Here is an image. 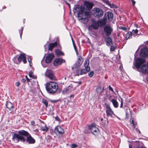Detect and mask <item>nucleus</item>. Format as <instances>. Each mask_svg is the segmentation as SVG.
I'll return each instance as SVG.
<instances>
[{
	"label": "nucleus",
	"instance_id": "nucleus-1",
	"mask_svg": "<svg viewBox=\"0 0 148 148\" xmlns=\"http://www.w3.org/2000/svg\"><path fill=\"white\" fill-rule=\"evenodd\" d=\"M18 133V134L16 133L14 134L12 138V140L15 143H18L19 141L24 143L25 139L23 136H28L29 135V133L23 130L19 131Z\"/></svg>",
	"mask_w": 148,
	"mask_h": 148
},
{
	"label": "nucleus",
	"instance_id": "nucleus-2",
	"mask_svg": "<svg viewBox=\"0 0 148 148\" xmlns=\"http://www.w3.org/2000/svg\"><path fill=\"white\" fill-rule=\"evenodd\" d=\"M144 59L141 58H137L136 59L135 66L137 69V70L140 72L145 73L147 70L146 65L143 64L145 62Z\"/></svg>",
	"mask_w": 148,
	"mask_h": 148
},
{
	"label": "nucleus",
	"instance_id": "nucleus-3",
	"mask_svg": "<svg viewBox=\"0 0 148 148\" xmlns=\"http://www.w3.org/2000/svg\"><path fill=\"white\" fill-rule=\"evenodd\" d=\"M45 88L47 92L49 93H55L58 88L57 83L55 82L50 81L45 84Z\"/></svg>",
	"mask_w": 148,
	"mask_h": 148
},
{
	"label": "nucleus",
	"instance_id": "nucleus-4",
	"mask_svg": "<svg viewBox=\"0 0 148 148\" xmlns=\"http://www.w3.org/2000/svg\"><path fill=\"white\" fill-rule=\"evenodd\" d=\"M84 13L83 10H82L79 11L77 14L79 18L78 20L82 23L86 24L88 23V20L87 18H84Z\"/></svg>",
	"mask_w": 148,
	"mask_h": 148
},
{
	"label": "nucleus",
	"instance_id": "nucleus-5",
	"mask_svg": "<svg viewBox=\"0 0 148 148\" xmlns=\"http://www.w3.org/2000/svg\"><path fill=\"white\" fill-rule=\"evenodd\" d=\"M93 14L97 18L101 17L103 14V12L101 9L98 8H94L93 10Z\"/></svg>",
	"mask_w": 148,
	"mask_h": 148
},
{
	"label": "nucleus",
	"instance_id": "nucleus-6",
	"mask_svg": "<svg viewBox=\"0 0 148 148\" xmlns=\"http://www.w3.org/2000/svg\"><path fill=\"white\" fill-rule=\"evenodd\" d=\"M45 75L51 80L54 81L57 80L56 77L53 75V72L51 69H47L45 73Z\"/></svg>",
	"mask_w": 148,
	"mask_h": 148
},
{
	"label": "nucleus",
	"instance_id": "nucleus-7",
	"mask_svg": "<svg viewBox=\"0 0 148 148\" xmlns=\"http://www.w3.org/2000/svg\"><path fill=\"white\" fill-rule=\"evenodd\" d=\"M88 128L90 130L91 132L95 136L97 135L99 133V130L98 128L96 127L95 125L94 124L89 125Z\"/></svg>",
	"mask_w": 148,
	"mask_h": 148
},
{
	"label": "nucleus",
	"instance_id": "nucleus-8",
	"mask_svg": "<svg viewBox=\"0 0 148 148\" xmlns=\"http://www.w3.org/2000/svg\"><path fill=\"white\" fill-rule=\"evenodd\" d=\"M104 105L106 107V112L107 116L108 117L109 116L112 117V115L114 114L110 106L106 103H105Z\"/></svg>",
	"mask_w": 148,
	"mask_h": 148
},
{
	"label": "nucleus",
	"instance_id": "nucleus-9",
	"mask_svg": "<svg viewBox=\"0 0 148 148\" xmlns=\"http://www.w3.org/2000/svg\"><path fill=\"white\" fill-rule=\"evenodd\" d=\"M89 61L88 60H86L84 63L85 69H81V75L85 74L87 73L90 70V67L88 66Z\"/></svg>",
	"mask_w": 148,
	"mask_h": 148
},
{
	"label": "nucleus",
	"instance_id": "nucleus-10",
	"mask_svg": "<svg viewBox=\"0 0 148 148\" xmlns=\"http://www.w3.org/2000/svg\"><path fill=\"white\" fill-rule=\"evenodd\" d=\"M104 32L107 36H109L111 35L113 31V29L110 25H107L104 28Z\"/></svg>",
	"mask_w": 148,
	"mask_h": 148
},
{
	"label": "nucleus",
	"instance_id": "nucleus-11",
	"mask_svg": "<svg viewBox=\"0 0 148 148\" xmlns=\"http://www.w3.org/2000/svg\"><path fill=\"white\" fill-rule=\"evenodd\" d=\"M83 61V59L81 56H79L78 59L76 62L72 67L73 69H75L80 66L82 64Z\"/></svg>",
	"mask_w": 148,
	"mask_h": 148
},
{
	"label": "nucleus",
	"instance_id": "nucleus-12",
	"mask_svg": "<svg viewBox=\"0 0 148 148\" xmlns=\"http://www.w3.org/2000/svg\"><path fill=\"white\" fill-rule=\"evenodd\" d=\"M55 132L57 135H62L64 133V129L60 126H57L55 129Z\"/></svg>",
	"mask_w": 148,
	"mask_h": 148
},
{
	"label": "nucleus",
	"instance_id": "nucleus-13",
	"mask_svg": "<svg viewBox=\"0 0 148 148\" xmlns=\"http://www.w3.org/2000/svg\"><path fill=\"white\" fill-rule=\"evenodd\" d=\"M73 90V86L72 84L70 85L67 88H64L62 91L63 94H68L71 92Z\"/></svg>",
	"mask_w": 148,
	"mask_h": 148
},
{
	"label": "nucleus",
	"instance_id": "nucleus-14",
	"mask_svg": "<svg viewBox=\"0 0 148 148\" xmlns=\"http://www.w3.org/2000/svg\"><path fill=\"white\" fill-rule=\"evenodd\" d=\"M141 56L145 57L148 55V49L146 47H144L142 49L140 53Z\"/></svg>",
	"mask_w": 148,
	"mask_h": 148
},
{
	"label": "nucleus",
	"instance_id": "nucleus-15",
	"mask_svg": "<svg viewBox=\"0 0 148 148\" xmlns=\"http://www.w3.org/2000/svg\"><path fill=\"white\" fill-rule=\"evenodd\" d=\"M54 56L53 53H51L48 54L46 56L45 61L46 63L50 62L54 58Z\"/></svg>",
	"mask_w": 148,
	"mask_h": 148
},
{
	"label": "nucleus",
	"instance_id": "nucleus-16",
	"mask_svg": "<svg viewBox=\"0 0 148 148\" xmlns=\"http://www.w3.org/2000/svg\"><path fill=\"white\" fill-rule=\"evenodd\" d=\"M65 62L64 60L62 58H58L56 59L53 62L54 65L56 66L61 65L62 63Z\"/></svg>",
	"mask_w": 148,
	"mask_h": 148
},
{
	"label": "nucleus",
	"instance_id": "nucleus-17",
	"mask_svg": "<svg viewBox=\"0 0 148 148\" xmlns=\"http://www.w3.org/2000/svg\"><path fill=\"white\" fill-rule=\"evenodd\" d=\"M98 21H96L93 20L92 22V25H90L89 27H91L94 29H97L99 27Z\"/></svg>",
	"mask_w": 148,
	"mask_h": 148
},
{
	"label": "nucleus",
	"instance_id": "nucleus-18",
	"mask_svg": "<svg viewBox=\"0 0 148 148\" xmlns=\"http://www.w3.org/2000/svg\"><path fill=\"white\" fill-rule=\"evenodd\" d=\"M107 19V18L106 17H104L103 18L98 20L97 21L99 26H101L105 25L106 23Z\"/></svg>",
	"mask_w": 148,
	"mask_h": 148
},
{
	"label": "nucleus",
	"instance_id": "nucleus-19",
	"mask_svg": "<svg viewBox=\"0 0 148 148\" xmlns=\"http://www.w3.org/2000/svg\"><path fill=\"white\" fill-rule=\"evenodd\" d=\"M84 5L87 9H91L93 7L94 4L92 2L86 1L84 2Z\"/></svg>",
	"mask_w": 148,
	"mask_h": 148
},
{
	"label": "nucleus",
	"instance_id": "nucleus-20",
	"mask_svg": "<svg viewBox=\"0 0 148 148\" xmlns=\"http://www.w3.org/2000/svg\"><path fill=\"white\" fill-rule=\"evenodd\" d=\"M27 136L26 141L29 144H34L35 143V140L31 136V135L29 134Z\"/></svg>",
	"mask_w": 148,
	"mask_h": 148
},
{
	"label": "nucleus",
	"instance_id": "nucleus-21",
	"mask_svg": "<svg viewBox=\"0 0 148 148\" xmlns=\"http://www.w3.org/2000/svg\"><path fill=\"white\" fill-rule=\"evenodd\" d=\"M104 17H106V18H108L110 21H111L113 19V14L111 12H108L106 13Z\"/></svg>",
	"mask_w": 148,
	"mask_h": 148
},
{
	"label": "nucleus",
	"instance_id": "nucleus-22",
	"mask_svg": "<svg viewBox=\"0 0 148 148\" xmlns=\"http://www.w3.org/2000/svg\"><path fill=\"white\" fill-rule=\"evenodd\" d=\"M106 43L107 45L109 46L112 45V41L111 38L109 36H108L106 39Z\"/></svg>",
	"mask_w": 148,
	"mask_h": 148
},
{
	"label": "nucleus",
	"instance_id": "nucleus-23",
	"mask_svg": "<svg viewBox=\"0 0 148 148\" xmlns=\"http://www.w3.org/2000/svg\"><path fill=\"white\" fill-rule=\"evenodd\" d=\"M142 144L141 142H137L136 143V145L134 148H146L144 146H141ZM129 148H132V146L130 144L129 145Z\"/></svg>",
	"mask_w": 148,
	"mask_h": 148
},
{
	"label": "nucleus",
	"instance_id": "nucleus-24",
	"mask_svg": "<svg viewBox=\"0 0 148 148\" xmlns=\"http://www.w3.org/2000/svg\"><path fill=\"white\" fill-rule=\"evenodd\" d=\"M6 107L10 110L12 111L13 110L14 107L12 104L10 102L8 101L6 104Z\"/></svg>",
	"mask_w": 148,
	"mask_h": 148
},
{
	"label": "nucleus",
	"instance_id": "nucleus-25",
	"mask_svg": "<svg viewBox=\"0 0 148 148\" xmlns=\"http://www.w3.org/2000/svg\"><path fill=\"white\" fill-rule=\"evenodd\" d=\"M57 42H56L50 44L48 46V50L51 51L54 47L57 46Z\"/></svg>",
	"mask_w": 148,
	"mask_h": 148
},
{
	"label": "nucleus",
	"instance_id": "nucleus-26",
	"mask_svg": "<svg viewBox=\"0 0 148 148\" xmlns=\"http://www.w3.org/2000/svg\"><path fill=\"white\" fill-rule=\"evenodd\" d=\"M130 122L131 124H132L131 128L133 130L136 128V123L134 122L133 119H131L130 121Z\"/></svg>",
	"mask_w": 148,
	"mask_h": 148
},
{
	"label": "nucleus",
	"instance_id": "nucleus-27",
	"mask_svg": "<svg viewBox=\"0 0 148 148\" xmlns=\"http://www.w3.org/2000/svg\"><path fill=\"white\" fill-rule=\"evenodd\" d=\"M56 54L58 56H63L64 54L61 51L59 50L56 49L55 51Z\"/></svg>",
	"mask_w": 148,
	"mask_h": 148
},
{
	"label": "nucleus",
	"instance_id": "nucleus-28",
	"mask_svg": "<svg viewBox=\"0 0 148 148\" xmlns=\"http://www.w3.org/2000/svg\"><path fill=\"white\" fill-rule=\"evenodd\" d=\"M25 54L24 53L21 54L17 58L18 61V62L20 63L21 62L22 60H23V58H24V57L25 56Z\"/></svg>",
	"mask_w": 148,
	"mask_h": 148
},
{
	"label": "nucleus",
	"instance_id": "nucleus-29",
	"mask_svg": "<svg viewBox=\"0 0 148 148\" xmlns=\"http://www.w3.org/2000/svg\"><path fill=\"white\" fill-rule=\"evenodd\" d=\"M112 102L114 108H116L118 107V103L116 100L114 99Z\"/></svg>",
	"mask_w": 148,
	"mask_h": 148
},
{
	"label": "nucleus",
	"instance_id": "nucleus-30",
	"mask_svg": "<svg viewBox=\"0 0 148 148\" xmlns=\"http://www.w3.org/2000/svg\"><path fill=\"white\" fill-rule=\"evenodd\" d=\"M96 91L98 94H100L103 91V88L102 89V88L101 87H98L97 88Z\"/></svg>",
	"mask_w": 148,
	"mask_h": 148
},
{
	"label": "nucleus",
	"instance_id": "nucleus-31",
	"mask_svg": "<svg viewBox=\"0 0 148 148\" xmlns=\"http://www.w3.org/2000/svg\"><path fill=\"white\" fill-rule=\"evenodd\" d=\"M42 103L45 105L46 107L47 108L48 106V102L45 99H43L42 100Z\"/></svg>",
	"mask_w": 148,
	"mask_h": 148
},
{
	"label": "nucleus",
	"instance_id": "nucleus-32",
	"mask_svg": "<svg viewBox=\"0 0 148 148\" xmlns=\"http://www.w3.org/2000/svg\"><path fill=\"white\" fill-rule=\"evenodd\" d=\"M81 69H76L75 71V75L79 76V75H81Z\"/></svg>",
	"mask_w": 148,
	"mask_h": 148
},
{
	"label": "nucleus",
	"instance_id": "nucleus-33",
	"mask_svg": "<svg viewBox=\"0 0 148 148\" xmlns=\"http://www.w3.org/2000/svg\"><path fill=\"white\" fill-rule=\"evenodd\" d=\"M40 128L41 130L45 132H47L48 130V128L45 124L44 127H41Z\"/></svg>",
	"mask_w": 148,
	"mask_h": 148
},
{
	"label": "nucleus",
	"instance_id": "nucleus-34",
	"mask_svg": "<svg viewBox=\"0 0 148 148\" xmlns=\"http://www.w3.org/2000/svg\"><path fill=\"white\" fill-rule=\"evenodd\" d=\"M29 76L30 77H32L33 79L36 78V77L33 75V73L32 71L29 72Z\"/></svg>",
	"mask_w": 148,
	"mask_h": 148
},
{
	"label": "nucleus",
	"instance_id": "nucleus-35",
	"mask_svg": "<svg viewBox=\"0 0 148 148\" xmlns=\"http://www.w3.org/2000/svg\"><path fill=\"white\" fill-rule=\"evenodd\" d=\"M23 27H21L20 30L19 31V33L20 34V36L21 38V36L23 32Z\"/></svg>",
	"mask_w": 148,
	"mask_h": 148
},
{
	"label": "nucleus",
	"instance_id": "nucleus-36",
	"mask_svg": "<svg viewBox=\"0 0 148 148\" xmlns=\"http://www.w3.org/2000/svg\"><path fill=\"white\" fill-rule=\"evenodd\" d=\"M131 35V32H128L127 33L126 35V37L128 39L129 38Z\"/></svg>",
	"mask_w": 148,
	"mask_h": 148
},
{
	"label": "nucleus",
	"instance_id": "nucleus-37",
	"mask_svg": "<svg viewBox=\"0 0 148 148\" xmlns=\"http://www.w3.org/2000/svg\"><path fill=\"white\" fill-rule=\"evenodd\" d=\"M111 46L110 51H113L115 50L116 47L115 46H112V45Z\"/></svg>",
	"mask_w": 148,
	"mask_h": 148
},
{
	"label": "nucleus",
	"instance_id": "nucleus-38",
	"mask_svg": "<svg viewBox=\"0 0 148 148\" xmlns=\"http://www.w3.org/2000/svg\"><path fill=\"white\" fill-rule=\"evenodd\" d=\"M17 57H15L13 59V61L16 64H18L19 63V62H18V60H17Z\"/></svg>",
	"mask_w": 148,
	"mask_h": 148
},
{
	"label": "nucleus",
	"instance_id": "nucleus-39",
	"mask_svg": "<svg viewBox=\"0 0 148 148\" xmlns=\"http://www.w3.org/2000/svg\"><path fill=\"white\" fill-rule=\"evenodd\" d=\"M94 73L93 71H92L88 73V75L90 77H91L93 76Z\"/></svg>",
	"mask_w": 148,
	"mask_h": 148
},
{
	"label": "nucleus",
	"instance_id": "nucleus-40",
	"mask_svg": "<svg viewBox=\"0 0 148 148\" xmlns=\"http://www.w3.org/2000/svg\"><path fill=\"white\" fill-rule=\"evenodd\" d=\"M112 96L110 95L108 98L109 100L111 102H112L114 99L112 98Z\"/></svg>",
	"mask_w": 148,
	"mask_h": 148
},
{
	"label": "nucleus",
	"instance_id": "nucleus-41",
	"mask_svg": "<svg viewBox=\"0 0 148 148\" xmlns=\"http://www.w3.org/2000/svg\"><path fill=\"white\" fill-rule=\"evenodd\" d=\"M109 6L110 8H116V5L113 4H111V5H110Z\"/></svg>",
	"mask_w": 148,
	"mask_h": 148
},
{
	"label": "nucleus",
	"instance_id": "nucleus-42",
	"mask_svg": "<svg viewBox=\"0 0 148 148\" xmlns=\"http://www.w3.org/2000/svg\"><path fill=\"white\" fill-rule=\"evenodd\" d=\"M120 29L123 30H126L127 29V28L125 27H123L122 26H120L119 28Z\"/></svg>",
	"mask_w": 148,
	"mask_h": 148
},
{
	"label": "nucleus",
	"instance_id": "nucleus-43",
	"mask_svg": "<svg viewBox=\"0 0 148 148\" xmlns=\"http://www.w3.org/2000/svg\"><path fill=\"white\" fill-rule=\"evenodd\" d=\"M71 148H75L76 147H77V145L74 144H72L71 146Z\"/></svg>",
	"mask_w": 148,
	"mask_h": 148
},
{
	"label": "nucleus",
	"instance_id": "nucleus-44",
	"mask_svg": "<svg viewBox=\"0 0 148 148\" xmlns=\"http://www.w3.org/2000/svg\"><path fill=\"white\" fill-rule=\"evenodd\" d=\"M121 105H120V108H121L123 107V99L121 98Z\"/></svg>",
	"mask_w": 148,
	"mask_h": 148
},
{
	"label": "nucleus",
	"instance_id": "nucleus-45",
	"mask_svg": "<svg viewBox=\"0 0 148 148\" xmlns=\"http://www.w3.org/2000/svg\"><path fill=\"white\" fill-rule=\"evenodd\" d=\"M132 32H134L136 34H137L138 32V30L137 29H136L135 30L133 29L132 30Z\"/></svg>",
	"mask_w": 148,
	"mask_h": 148
},
{
	"label": "nucleus",
	"instance_id": "nucleus-46",
	"mask_svg": "<svg viewBox=\"0 0 148 148\" xmlns=\"http://www.w3.org/2000/svg\"><path fill=\"white\" fill-rule=\"evenodd\" d=\"M23 62L25 64L27 63L26 58V57L25 56L24 57V58H23Z\"/></svg>",
	"mask_w": 148,
	"mask_h": 148
},
{
	"label": "nucleus",
	"instance_id": "nucleus-47",
	"mask_svg": "<svg viewBox=\"0 0 148 148\" xmlns=\"http://www.w3.org/2000/svg\"><path fill=\"white\" fill-rule=\"evenodd\" d=\"M105 3L109 6L110 5H111V3L108 0H106L105 1Z\"/></svg>",
	"mask_w": 148,
	"mask_h": 148
},
{
	"label": "nucleus",
	"instance_id": "nucleus-48",
	"mask_svg": "<svg viewBox=\"0 0 148 148\" xmlns=\"http://www.w3.org/2000/svg\"><path fill=\"white\" fill-rule=\"evenodd\" d=\"M20 84L19 82H16L15 85L16 86L18 87L20 85Z\"/></svg>",
	"mask_w": 148,
	"mask_h": 148
},
{
	"label": "nucleus",
	"instance_id": "nucleus-49",
	"mask_svg": "<svg viewBox=\"0 0 148 148\" xmlns=\"http://www.w3.org/2000/svg\"><path fill=\"white\" fill-rule=\"evenodd\" d=\"M109 90H111V91H112V92H114V90L110 86H109Z\"/></svg>",
	"mask_w": 148,
	"mask_h": 148
},
{
	"label": "nucleus",
	"instance_id": "nucleus-50",
	"mask_svg": "<svg viewBox=\"0 0 148 148\" xmlns=\"http://www.w3.org/2000/svg\"><path fill=\"white\" fill-rule=\"evenodd\" d=\"M132 4L133 5H134L136 3V2L134 0H131Z\"/></svg>",
	"mask_w": 148,
	"mask_h": 148
},
{
	"label": "nucleus",
	"instance_id": "nucleus-51",
	"mask_svg": "<svg viewBox=\"0 0 148 148\" xmlns=\"http://www.w3.org/2000/svg\"><path fill=\"white\" fill-rule=\"evenodd\" d=\"M74 47L75 50V51L76 52L77 54V53H78L77 50V49L76 47L74 45Z\"/></svg>",
	"mask_w": 148,
	"mask_h": 148
},
{
	"label": "nucleus",
	"instance_id": "nucleus-52",
	"mask_svg": "<svg viewBox=\"0 0 148 148\" xmlns=\"http://www.w3.org/2000/svg\"><path fill=\"white\" fill-rule=\"evenodd\" d=\"M31 123L32 125H33L35 123V122L34 121H32L31 122Z\"/></svg>",
	"mask_w": 148,
	"mask_h": 148
},
{
	"label": "nucleus",
	"instance_id": "nucleus-53",
	"mask_svg": "<svg viewBox=\"0 0 148 148\" xmlns=\"http://www.w3.org/2000/svg\"><path fill=\"white\" fill-rule=\"evenodd\" d=\"M28 60L29 63L31 62V59L30 58H28Z\"/></svg>",
	"mask_w": 148,
	"mask_h": 148
},
{
	"label": "nucleus",
	"instance_id": "nucleus-54",
	"mask_svg": "<svg viewBox=\"0 0 148 148\" xmlns=\"http://www.w3.org/2000/svg\"><path fill=\"white\" fill-rule=\"evenodd\" d=\"M51 101L52 102V103H56L57 101H56V100H54V101Z\"/></svg>",
	"mask_w": 148,
	"mask_h": 148
},
{
	"label": "nucleus",
	"instance_id": "nucleus-55",
	"mask_svg": "<svg viewBox=\"0 0 148 148\" xmlns=\"http://www.w3.org/2000/svg\"><path fill=\"white\" fill-rule=\"evenodd\" d=\"M34 131L36 132H38V130L37 129H36L35 130H34Z\"/></svg>",
	"mask_w": 148,
	"mask_h": 148
},
{
	"label": "nucleus",
	"instance_id": "nucleus-56",
	"mask_svg": "<svg viewBox=\"0 0 148 148\" xmlns=\"http://www.w3.org/2000/svg\"><path fill=\"white\" fill-rule=\"evenodd\" d=\"M136 130H137V131L139 133H140V131L139 130H137V129H136Z\"/></svg>",
	"mask_w": 148,
	"mask_h": 148
},
{
	"label": "nucleus",
	"instance_id": "nucleus-57",
	"mask_svg": "<svg viewBox=\"0 0 148 148\" xmlns=\"http://www.w3.org/2000/svg\"><path fill=\"white\" fill-rule=\"evenodd\" d=\"M29 66H32V63L31 62L29 63Z\"/></svg>",
	"mask_w": 148,
	"mask_h": 148
},
{
	"label": "nucleus",
	"instance_id": "nucleus-58",
	"mask_svg": "<svg viewBox=\"0 0 148 148\" xmlns=\"http://www.w3.org/2000/svg\"><path fill=\"white\" fill-rule=\"evenodd\" d=\"M27 82H29V79L28 78H27Z\"/></svg>",
	"mask_w": 148,
	"mask_h": 148
},
{
	"label": "nucleus",
	"instance_id": "nucleus-59",
	"mask_svg": "<svg viewBox=\"0 0 148 148\" xmlns=\"http://www.w3.org/2000/svg\"><path fill=\"white\" fill-rule=\"evenodd\" d=\"M147 80L148 82V77H147Z\"/></svg>",
	"mask_w": 148,
	"mask_h": 148
},
{
	"label": "nucleus",
	"instance_id": "nucleus-60",
	"mask_svg": "<svg viewBox=\"0 0 148 148\" xmlns=\"http://www.w3.org/2000/svg\"><path fill=\"white\" fill-rule=\"evenodd\" d=\"M84 132L85 133H87V132H86V130H84Z\"/></svg>",
	"mask_w": 148,
	"mask_h": 148
},
{
	"label": "nucleus",
	"instance_id": "nucleus-61",
	"mask_svg": "<svg viewBox=\"0 0 148 148\" xmlns=\"http://www.w3.org/2000/svg\"><path fill=\"white\" fill-rule=\"evenodd\" d=\"M79 84H81V82H79Z\"/></svg>",
	"mask_w": 148,
	"mask_h": 148
},
{
	"label": "nucleus",
	"instance_id": "nucleus-62",
	"mask_svg": "<svg viewBox=\"0 0 148 148\" xmlns=\"http://www.w3.org/2000/svg\"><path fill=\"white\" fill-rule=\"evenodd\" d=\"M72 96H73V95H71V96H70V97H72Z\"/></svg>",
	"mask_w": 148,
	"mask_h": 148
},
{
	"label": "nucleus",
	"instance_id": "nucleus-63",
	"mask_svg": "<svg viewBox=\"0 0 148 148\" xmlns=\"http://www.w3.org/2000/svg\"><path fill=\"white\" fill-rule=\"evenodd\" d=\"M101 121H102L103 120V119H101Z\"/></svg>",
	"mask_w": 148,
	"mask_h": 148
},
{
	"label": "nucleus",
	"instance_id": "nucleus-64",
	"mask_svg": "<svg viewBox=\"0 0 148 148\" xmlns=\"http://www.w3.org/2000/svg\"><path fill=\"white\" fill-rule=\"evenodd\" d=\"M147 65L148 67V62H147Z\"/></svg>",
	"mask_w": 148,
	"mask_h": 148
}]
</instances>
